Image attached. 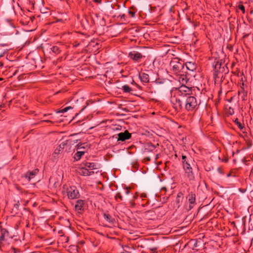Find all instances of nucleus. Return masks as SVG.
<instances>
[{"label":"nucleus","instance_id":"f3484780","mask_svg":"<svg viewBox=\"0 0 253 253\" xmlns=\"http://www.w3.org/2000/svg\"><path fill=\"white\" fill-rule=\"evenodd\" d=\"M89 148V147L86 143L78 144L77 145V150L86 151Z\"/></svg>","mask_w":253,"mask_h":253},{"label":"nucleus","instance_id":"dca6fc26","mask_svg":"<svg viewBox=\"0 0 253 253\" xmlns=\"http://www.w3.org/2000/svg\"><path fill=\"white\" fill-rule=\"evenodd\" d=\"M139 78L141 81L145 83H148L149 82V75L145 73H142L139 74Z\"/></svg>","mask_w":253,"mask_h":253},{"label":"nucleus","instance_id":"3c124183","mask_svg":"<svg viewBox=\"0 0 253 253\" xmlns=\"http://www.w3.org/2000/svg\"><path fill=\"white\" fill-rule=\"evenodd\" d=\"M50 115H51V114H45L44 115V117H45V116H50Z\"/></svg>","mask_w":253,"mask_h":253},{"label":"nucleus","instance_id":"f03ea898","mask_svg":"<svg viewBox=\"0 0 253 253\" xmlns=\"http://www.w3.org/2000/svg\"><path fill=\"white\" fill-rule=\"evenodd\" d=\"M213 78L215 83H222V77L223 74H227L228 72V68L222 65L221 60H218L213 64Z\"/></svg>","mask_w":253,"mask_h":253},{"label":"nucleus","instance_id":"4d7b16f0","mask_svg":"<svg viewBox=\"0 0 253 253\" xmlns=\"http://www.w3.org/2000/svg\"><path fill=\"white\" fill-rule=\"evenodd\" d=\"M241 81H242L243 82V78H242V79H241Z\"/></svg>","mask_w":253,"mask_h":253},{"label":"nucleus","instance_id":"f704fd0d","mask_svg":"<svg viewBox=\"0 0 253 253\" xmlns=\"http://www.w3.org/2000/svg\"><path fill=\"white\" fill-rule=\"evenodd\" d=\"M157 249L158 248L157 247H152L150 248L149 250L152 252V253H155L156 252Z\"/></svg>","mask_w":253,"mask_h":253},{"label":"nucleus","instance_id":"0eeeda50","mask_svg":"<svg viewBox=\"0 0 253 253\" xmlns=\"http://www.w3.org/2000/svg\"><path fill=\"white\" fill-rule=\"evenodd\" d=\"M128 56L133 61L137 63L139 62L142 58L145 57V56L136 51H130L129 52Z\"/></svg>","mask_w":253,"mask_h":253},{"label":"nucleus","instance_id":"412c9836","mask_svg":"<svg viewBox=\"0 0 253 253\" xmlns=\"http://www.w3.org/2000/svg\"><path fill=\"white\" fill-rule=\"evenodd\" d=\"M138 194L137 192H136L132 196V199H130L129 203L131 207H134L135 206L136 204L135 203V201L138 198Z\"/></svg>","mask_w":253,"mask_h":253},{"label":"nucleus","instance_id":"79ce46f5","mask_svg":"<svg viewBox=\"0 0 253 253\" xmlns=\"http://www.w3.org/2000/svg\"><path fill=\"white\" fill-rule=\"evenodd\" d=\"M5 104H2V105H0V110H2V108L5 107Z\"/></svg>","mask_w":253,"mask_h":253},{"label":"nucleus","instance_id":"cd10ccee","mask_svg":"<svg viewBox=\"0 0 253 253\" xmlns=\"http://www.w3.org/2000/svg\"><path fill=\"white\" fill-rule=\"evenodd\" d=\"M244 85L245 84L243 82L242 85L241 86L242 90L241 91H239V93H243L244 96H247V92H245Z\"/></svg>","mask_w":253,"mask_h":253},{"label":"nucleus","instance_id":"de8ad7c7","mask_svg":"<svg viewBox=\"0 0 253 253\" xmlns=\"http://www.w3.org/2000/svg\"><path fill=\"white\" fill-rule=\"evenodd\" d=\"M43 122H50V123H52V122L51 121H49V120H44L43 121Z\"/></svg>","mask_w":253,"mask_h":253},{"label":"nucleus","instance_id":"c85d7f7f","mask_svg":"<svg viewBox=\"0 0 253 253\" xmlns=\"http://www.w3.org/2000/svg\"><path fill=\"white\" fill-rule=\"evenodd\" d=\"M72 108H73L72 107H71V106L66 107L64 108V109L58 111L57 112V113H64V112H66L67 111H68L69 110L71 109Z\"/></svg>","mask_w":253,"mask_h":253},{"label":"nucleus","instance_id":"9d476101","mask_svg":"<svg viewBox=\"0 0 253 253\" xmlns=\"http://www.w3.org/2000/svg\"><path fill=\"white\" fill-rule=\"evenodd\" d=\"M84 201L82 200H78L75 206L76 211L81 213L84 210Z\"/></svg>","mask_w":253,"mask_h":253},{"label":"nucleus","instance_id":"4468645a","mask_svg":"<svg viewBox=\"0 0 253 253\" xmlns=\"http://www.w3.org/2000/svg\"><path fill=\"white\" fill-rule=\"evenodd\" d=\"M82 165L86 169L88 168L90 170L97 169V164L94 163L84 162L83 163Z\"/></svg>","mask_w":253,"mask_h":253},{"label":"nucleus","instance_id":"f257e3e1","mask_svg":"<svg viewBox=\"0 0 253 253\" xmlns=\"http://www.w3.org/2000/svg\"><path fill=\"white\" fill-rule=\"evenodd\" d=\"M191 92V88L185 85H181L175 89L174 95L170 97V102L176 111H179L183 108L184 99H185V97H188L187 95H189Z\"/></svg>","mask_w":253,"mask_h":253},{"label":"nucleus","instance_id":"2f4dec72","mask_svg":"<svg viewBox=\"0 0 253 253\" xmlns=\"http://www.w3.org/2000/svg\"><path fill=\"white\" fill-rule=\"evenodd\" d=\"M238 7L239 9L241 10V11H242V12L243 13H245V6L243 5L239 4L238 5Z\"/></svg>","mask_w":253,"mask_h":253},{"label":"nucleus","instance_id":"c756f323","mask_svg":"<svg viewBox=\"0 0 253 253\" xmlns=\"http://www.w3.org/2000/svg\"><path fill=\"white\" fill-rule=\"evenodd\" d=\"M115 199L116 200H117L118 199H119L120 201H122L123 200V197L121 194L120 192H117L115 196Z\"/></svg>","mask_w":253,"mask_h":253},{"label":"nucleus","instance_id":"ddd939ff","mask_svg":"<svg viewBox=\"0 0 253 253\" xmlns=\"http://www.w3.org/2000/svg\"><path fill=\"white\" fill-rule=\"evenodd\" d=\"M1 235L0 236V245L2 244V242L4 241V238L5 236L9 235L8 231L4 228L0 229Z\"/></svg>","mask_w":253,"mask_h":253},{"label":"nucleus","instance_id":"39448f33","mask_svg":"<svg viewBox=\"0 0 253 253\" xmlns=\"http://www.w3.org/2000/svg\"><path fill=\"white\" fill-rule=\"evenodd\" d=\"M183 103L185 109L187 111H193L197 110L200 103L198 102L197 99L193 96H188L184 99Z\"/></svg>","mask_w":253,"mask_h":253},{"label":"nucleus","instance_id":"13d9d810","mask_svg":"<svg viewBox=\"0 0 253 253\" xmlns=\"http://www.w3.org/2000/svg\"><path fill=\"white\" fill-rule=\"evenodd\" d=\"M2 79H0V81L2 80Z\"/></svg>","mask_w":253,"mask_h":253},{"label":"nucleus","instance_id":"09e8293b","mask_svg":"<svg viewBox=\"0 0 253 253\" xmlns=\"http://www.w3.org/2000/svg\"><path fill=\"white\" fill-rule=\"evenodd\" d=\"M158 158H159V155H158V154H157V155H156L155 160H157V159H158Z\"/></svg>","mask_w":253,"mask_h":253},{"label":"nucleus","instance_id":"9b49d317","mask_svg":"<svg viewBox=\"0 0 253 253\" xmlns=\"http://www.w3.org/2000/svg\"><path fill=\"white\" fill-rule=\"evenodd\" d=\"M189 203V209L191 210L196 204V195L193 192H190L187 197Z\"/></svg>","mask_w":253,"mask_h":253},{"label":"nucleus","instance_id":"58836bf2","mask_svg":"<svg viewBox=\"0 0 253 253\" xmlns=\"http://www.w3.org/2000/svg\"><path fill=\"white\" fill-rule=\"evenodd\" d=\"M19 202H18L17 203L14 204V207L15 208V209H18V207H19Z\"/></svg>","mask_w":253,"mask_h":253},{"label":"nucleus","instance_id":"4be33fe9","mask_svg":"<svg viewBox=\"0 0 253 253\" xmlns=\"http://www.w3.org/2000/svg\"><path fill=\"white\" fill-rule=\"evenodd\" d=\"M234 122L235 125L239 127V128L243 131V129L245 128L244 124L239 122L238 118H236L235 120H234Z\"/></svg>","mask_w":253,"mask_h":253},{"label":"nucleus","instance_id":"f8f14e48","mask_svg":"<svg viewBox=\"0 0 253 253\" xmlns=\"http://www.w3.org/2000/svg\"><path fill=\"white\" fill-rule=\"evenodd\" d=\"M185 71L188 70L189 71H194L196 70V65L192 62H187L184 63Z\"/></svg>","mask_w":253,"mask_h":253},{"label":"nucleus","instance_id":"37998d69","mask_svg":"<svg viewBox=\"0 0 253 253\" xmlns=\"http://www.w3.org/2000/svg\"><path fill=\"white\" fill-rule=\"evenodd\" d=\"M2 46H8V44L7 43H2L0 44Z\"/></svg>","mask_w":253,"mask_h":253},{"label":"nucleus","instance_id":"6e6552de","mask_svg":"<svg viewBox=\"0 0 253 253\" xmlns=\"http://www.w3.org/2000/svg\"><path fill=\"white\" fill-rule=\"evenodd\" d=\"M118 141H125L130 139L131 137V134L127 130H126L124 132H120L117 134Z\"/></svg>","mask_w":253,"mask_h":253},{"label":"nucleus","instance_id":"a18cd8bd","mask_svg":"<svg viewBox=\"0 0 253 253\" xmlns=\"http://www.w3.org/2000/svg\"><path fill=\"white\" fill-rule=\"evenodd\" d=\"M239 191H241L242 193H244L245 191L244 189H242L241 188H239Z\"/></svg>","mask_w":253,"mask_h":253},{"label":"nucleus","instance_id":"5fc2aeb1","mask_svg":"<svg viewBox=\"0 0 253 253\" xmlns=\"http://www.w3.org/2000/svg\"><path fill=\"white\" fill-rule=\"evenodd\" d=\"M41 253L39 252H35V253Z\"/></svg>","mask_w":253,"mask_h":253},{"label":"nucleus","instance_id":"c9c22d12","mask_svg":"<svg viewBox=\"0 0 253 253\" xmlns=\"http://www.w3.org/2000/svg\"><path fill=\"white\" fill-rule=\"evenodd\" d=\"M125 193L126 195H128L130 194V191L128 189V188H125Z\"/></svg>","mask_w":253,"mask_h":253},{"label":"nucleus","instance_id":"aec40b11","mask_svg":"<svg viewBox=\"0 0 253 253\" xmlns=\"http://www.w3.org/2000/svg\"><path fill=\"white\" fill-rule=\"evenodd\" d=\"M85 153V151L79 150L75 154L74 158L76 161H78Z\"/></svg>","mask_w":253,"mask_h":253},{"label":"nucleus","instance_id":"bb28decb","mask_svg":"<svg viewBox=\"0 0 253 253\" xmlns=\"http://www.w3.org/2000/svg\"><path fill=\"white\" fill-rule=\"evenodd\" d=\"M51 49L52 51L56 54H58L61 52V50H60V48L57 46H52L51 48Z\"/></svg>","mask_w":253,"mask_h":253},{"label":"nucleus","instance_id":"1a4fd4ad","mask_svg":"<svg viewBox=\"0 0 253 253\" xmlns=\"http://www.w3.org/2000/svg\"><path fill=\"white\" fill-rule=\"evenodd\" d=\"M39 170L38 169H36L32 171H27L23 176L28 181H30L32 179L38 174Z\"/></svg>","mask_w":253,"mask_h":253},{"label":"nucleus","instance_id":"20e7f679","mask_svg":"<svg viewBox=\"0 0 253 253\" xmlns=\"http://www.w3.org/2000/svg\"><path fill=\"white\" fill-rule=\"evenodd\" d=\"M169 67L170 71L176 75L181 74V73H187L185 71L184 62L178 58H174L171 60L169 63Z\"/></svg>","mask_w":253,"mask_h":253},{"label":"nucleus","instance_id":"864d4df0","mask_svg":"<svg viewBox=\"0 0 253 253\" xmlns=\"http://www.w3.org/2000/svg\"><path fill=\"white\" fill-rule=\"evenodd\" d=\"M58 21L61 22V21H62V19H60V20H58Z\"/></svg>","mask_w":253,"mask_h":253},{"label":"nucleus","instance_id":"473e14b6","mask_svg":"<svg viewBox=\"0 0 253 253\" xmlns=\"http://www.w3.org/2000/svg\"><path fill=\"white\" fill-rule=\"evenodd\" d=\"M140 197L142 201H144L145 198H147V194L144 193H141Z\"/></svg>","mask_w":253,"mask_h":253},{"label":"nucleus","instance_id":"7c9ffc66","mask_svg":"<svg viewBox=\"0 0 253 253\" xmlns=\"http://www.w3.org/2000/svg\"><path fill=\"white\" fill-rule=\"evenodd\" d=\"M232 73L235 75V76H242L243 75V72H240L239 71H235V72H232Z\"/></svg>","mask_w":253,"mask_h":253},{"label":"nucleus","instance_id":"423d86ee","mask_svg":"<svg viewBox=\"0 0 253 253\" xmlns=\"http://www.w3.org/2000/svg\"><path fill=\"white\" fill-rule=\"evenodd\" d=\"M66 193L70 199H78L80 197L79 192L76 186H72L67 188Z\"/></svg>","mask_w":253,"mask_h":253},{"label":"nucleus","instance_id":"c03bdc74","mask_svg":"<svg viewBox=\"0 0 253 253\" xmlns=\"http://www.w3.org/2000/svg\"><path fill=\"white\" fill-rule=\"evenodd\" d=\"M191 242H195V243H194V246L195 247H196V246H197V243H196V241H195V240H192Z\"/></svg>","mask_w":253,"mask_h":253},{"label":"nucleus","instance_id":"603ef678","mask_svg":"<svg viewBox=\"0 0 253 253\" xmlns=\"http://www.w3.org/2000/svg\"><path fill=\"white\" fill-rule=\"evenodd\" d=\"M230 175H231V174H230V173H228V174H227V177L230 176Z\"/></svg>","mask_w":253,"mask_h":253},{"label":"nucleus","instance_id":"49530a36","mask_svg":"<svg viewBox=\"0 0 253 253\" xmlns=\"http://www.w3.org/2000/svg\"><path fill=\"white\" fill-rule=\"evenodd\" d=\"M3 62H1V61H0V67H2V66H3Z\"/></svg>","mask_w":253,"mask_h":253},{"label":"nucleus","instance_id":"a19ab883","mask_svg":"<svg viewBox=\"0 0 253 253\" xmlns=\"http://www.w3.org/2000/svg\"><path fill=\"white\" fill-rule=\"evenodd\" d=\"M161 192H166L167 191V188L165 187H162L161 189Z\"/></svg>","mask_w":253,"mask_h":253},{"label":"nucleus","instance_id":"393cba45","mask_svg":"<svg viewBox=\"0 0 253 253\" xmlns=\"http://www.w3.org/2000/svg\"><path fill=\"white\" fill-rule=\"evenodd\" d=\"M183 198V194L181 192H178L176 198V202L179 204L182 201V199Z\"/></svg>","mask_w":253,"mask_h":253},{"label":"nucleus","instance_id":"4c0bfd02","mask_svg":"<svg viewBox=\"0 0 253 253\" xmlns=\"http://www.w3.org/2000/svg\"><path fill=\"white\" fill-rule=\"evenodd\" d=\"M229 113L230 114V115H232L234 113V110L233 109H231V108H229Z\"/></svg>","mask_w":253,"mask_h":253},{"label":"nucleus","instance_id":"6e6d98bb","mask_svg":"<svg viewBox=\"0 0 253 253\" xmlns=\"http://www.w3.org/2000/svg\"><path fill=\"white\" fill-rule=\"evenodd\" d=\"M79 45V43L78 44H76V45H75V46H77V45Z\"/></svg>","mask_w":253,"mask_h":253},{"label":"nucleus","instance_id":"b1692460","mask_svg":"<svg viewBox=\"0 0 253 253\" xmlns=\"http://www.w3.org/2000/svg\"><path fill=\"white\" fill-rule=\"evenodd\" d=\"M79 172L82 175L88 176V169L85 167H81Z\"/></svg>","mask_w":253,"mask_h":253},{"label":"nucleus","instance_id":"ea45409f","mask_svg":"<svg viewBox=\"0 0 253 253\" xmlns=\"http://www.w3.org/2000/svg\"><path fill=\"white\" fill-rule=\"evenodd\" d=\"M102 0H93V1L95 3H101L102 2Z\"/></svg>","mask_w":253,"mask_h":253},{"label":"nucleus","instance_id":"e433bc0d","mask_svg":"<svg viewBox=\"0 0 253 253\" xmlns=\"http://www.w3.org/2000/svg\"><path fill=\"white\" fill-rule=\"evenodd\" d=\"M88 176H89V175H91L94 174V171H92V170H89L88 169Z\"/></svg>","mask_w":253,"mask_h":253},{"label":"nucleus","instance_id":"5701e85b","mask_svg":"<svg viewBox=\"0 0 253 253\" xmlns=\"http://www.w3.org/2000/svg\"><path fill=\"white\" fill-rule=\"evenodd\" d=\"M104 219L109 223H114L115 222V219L112 218V216L108 213H104Z\"/></svg>","mask_w":253,"mask_h":253},{"label":"nucleus","instance_id":"2eb2a0df","mask_svg":"<svg viewBox=\"0 0 253 253\" xmlns=\"http://www.w3.org/2000/svg\"><path fill=\"white\" fill-rule=\"evenodd\" d=\"M155 149L156 146L152 143H148L144 146V151L146 152H152Z\"/></svg>","mask_w":253,"mask_h":253},{"label":"nucleus","instance_id":"a211bd4d","mask_svg":"<svg viewBox=\"0 0 253 253\" xmlns=\"http://www.w3.org/2000/svg\"><path fill=\"white\" fill-rule=\"evenodd\" d=\"M66 145V143L65 142H62L57 148L55 151L54 153L56 154H59L62 152L63 150L64 149L65 146Z\"/></svg>","mask_w":253,"mask_h":253},{"label":"nucleus","instance_id":"6ab92c4d","mask_svg":"<svg viewBox=\"0 0 253 253\" xmlns=\"http://www.w3.org/2000/svg\"><path fill=\"white\" fill-rule=\"evenodd\" d=\"M178 75L179 76V82L182 84V85H185V84L187 83L188 79L186 78V76L184 75V73H181V74H179Z\"/></svg>","mask_w":253,"mask_h":253},{"label":"nucleus","instance_id":"a878e982","mask_svg":"<svg viewBox=\"0 0 253 253\" xmlns=\"http://www.w3.org/2000/svg\"><path fill=\"white\" fill-rule=\"evenodd\" d=\"M122 89L124 92L129 93L132 90L131 88L128 85L125 84L122 86Z\"/></svg>","mask_w":253,"mask_h":253},{"label":"nucleus","instance_id":"8fccbe9b","mask_svg":"<svg viewBox=\"0 0 253 253\" xmlns=\"http://www.w3.org/2000/svg\"><path fill=\"white\" fill-rule=\"evenodd\" d=\"M225 75V74H223V77H222V83L223 82V81L224 79Z\"/></svg>","mask_w":253,"mask_h":253},{"label":"nucleus","instance_id":"72a5a7b5","mask_svg":"<svg viewBox=\"0 0 253 253\" xmlns=\"http://www.w3.org/2000/svg\"><path fill=\"white\" fill-rule=\"evenodd\" d=\"M128 13L131 16V17H134L135 16V12L131 10H128Z\"/></svg>","mask_w":253,"mask_h":253},{"label":"nucleus","instance_id":"7ed1b4c3","mask_svg":"<svg viewBox=\"0 0 253 253\" xmlns=\"http://www.w3.org/2000/svg\"><path fill=\"white\" fill-rule=\"evenodd\" d=\"M182 163L185 177L187 178L191 183H193L195 181V176L191 167V164L193 163L191 158L190 157H187L185 155H182Z\"/></svg>","mask_w":253,"mask_h":253}]
</instances>
